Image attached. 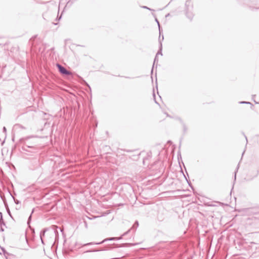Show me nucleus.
<instances>
[{
	"label": "nucleus",
	"mask_w": 259,
	"mask_h": 259,
	"mask_svg": "<svg viewBox=\"0 0 259 259\" xmlns=\"http://www.w3.org/2000/svg\"><path fill=\"white\" fill-rule=\"evenodd\" d=\"M129 231H130V230H128V231H127V232H126L125 233H124L122 235V236H124V235H125L126 234H127L128 233V232H129Z\"/></svg>",
	"instance_id": "0eeeda50"
},
{
	"label": "nucleus",
	"mask_w": 259,
	"mask_h": 259,
	"mask_svg": "<svg viewBox=\"0 0 259 259\" xmlns=\"http://www.w3.org/2000/svg\"><path fill=\"white\" fill-rule=\"evenodd\" d=\"M4 131H6V127H4Z\"/></svg>",
	"instance_id": "4468645a"
},
{
	"label": "nucleus",
	"mask_w": 259,
	"mask_h": 259,
	"mask_svg": "<svg viewBox=\"0 0 259 259\" xmlns=\"http://www.w3.org/2000/svg\"><path fill=\"white\" fill-rule=\"evenodd\" d=\"M156 22H157V24H158V25L159 29V33H160V25H159V22L158 21V20H157V19H156Z\"/></svg>",
	"instance_id": "39448f33"
},
{
	"label": "nucleus",
	"mask_w": 259,
	"mask_h": 259,
	"mask_svg": "<svg viewBox=\"0 0 259 259\" xmlns=\"http://www.w3.org/2000/svg\"><path fill=\"white\" fill-rule=\"evenodd\" d=\"M161 49H162V44H161V42H160V50L157 52V54H156V57H155V59H154V63H153V66L155 65V63H156V62H157V61H158V60H157V56H158V55H159V54H160V55H162V53H161Z\"/></svg>",
	"instance_id": "f03ea898"
},
{
	"label": "nucleus",
	"mask_w": 259,
	"mask_h": 259,
	"mask_svg": "<svg viewBox=\"0 0 259 259\" xmlns=\"http://www.w3.org/2000/svg\"><path fill=\"white\" fill-rule=\"evenodd\" d=\"M240 103H241V104H250L249 102H245V101L241 102Z\"/></svg>",
	"instance_id": "423d86ee"
},
{
	"label": "nucleus",
	"mask_w": 259,
	"mask_h": 259,
	"mask_svg": "<svg viewBox=\"0 0 259 259\" xmlns=\"http://www.w3.org/2000/svg\"><path fill=\"white\" fill-rule=\"evenodd\" d=\"M139 226V223L138 221H136L135 224L133 226V228H137Z\"/></svg>",
	"instance_id": "20e7f679"
},
{
	"label": "nucleus",
	"mask_w": 259,
	"mask_h": 259,
	"mask_svg": "<svg viewBox=\"0 0 259 259\" xmlns=\"http://www.w3.org/2000/svg\"><path fill=\"white\" fill-rule=\"evenodd\" d=\"M115 239H116V238H109V239H105V240H103L102 242H101V243H102V242H104V241H105L106 240H115ZM97 244H100V243H97Z\"/></svg>",
	"instance_id": "7ed1b4c3"
},
{
	"label": "nucleus",
	"mask_w": 259,
	"mask_h": 259,
	"mask_svg": "<svg viewBox=\"0 0 259 259\" xmlns=\"http://www.w3.org/2000/svg\"><path fill=\"white\" fill-rule=\"evenodd\" d=\"M92 244V243H87V244H86L85 245H90V244Z\"/></svg>",
	"instance_id": "f8f14e48"
},
{
	"label": "nucleus",
	"mask_w": 259,
	"mask_h": 259,
	"mask_svg": "<svg viewBox=\"0 0 259 259\" xmlns=\"http://www.w3.org/2000/svg\"><path fill=\"white\" fill-rule=\"evenodd\" d=\"M245 139H246V143L247 142V137L245 136Z\"/></svg>",
	"instance_id": "ddd939ff"
},
{
	"label": "nucleus",
	"mask_w": 259,
	"mask_h": 259,
	"mask_svg": "<svg viewBox=\"0 0 259 259\" xmlns=\"http://www.w3.org/2000/svg\"><path fill=\"white\" fill-rule=\"evenodd\" d=\"M164 39V37H163V36H162V39L163 40Z\"/></svg>",
	"instance_id": "2eb2a0df"
},
{
	"label": "nucleus",
	"mask_w": 259,
	"mask_h": 259,
	"mask_svg": "<svg viewBox=\"0 0 259 259\" xmlns=\"http://www.w3.org/2000/svg\"><path fill=\"white\" fill-rule=\"evenodd\" d=\"M40 237H41V240L42 242L43 243V241H42V237H41V234H40Z\"/></svg>",
	"instance_id": "9b49d317"
},
{
	"label": "nucleus",
	"mask_w": 259,
	"mask_h": 259,
	"mask_svg": "<svg viewBox=\"0 0 259 259\" xmlns=\"http://www.w3.org/2000/svg\"><path fill=\"white\" fill-rule=\"evenodd\" d=\"M0 218L1 220H2V213L1 212H0Z\"/></svg>",
	"instance_id": "1a4fd4ad"
},
{
	"label": "nucleus",
	"mask_w": 259,
	"mask_h": 259,
	"mask_svg": "<svg viewBox=\"0 0 259 259\" xmlns=\"http://www.w3.org/2000/svg\"><path fill=\"white\" fill-rule=\"evenodd\" d=\"M236 174L235 175V179H236Z\"/></svg>",
	"instance_id": "dca6fc26"
},
{
	"label": "nucleus",
	"mask_w": 259,
	"mask_h": 259,
	"mask_svg": "<svg viewBox=\"0 0 259 259\" xmlns=\"http://www.w3.org/2000/svg\"><path fill=\"white\" fill-rule=\"evenodd\" d=\"M57 67H58L59 71L64 74L66 75H69L70 74V73L67 71L64 67H63L62 65L58 64Z\"/></svg>",
	"instance_id": "f257e3e1"
},
{
	"label": "nucleus",
	"mask_w": 259,
	"mask_h": 259,
	"mask_svg": "<svg viewBox=\"0 0 259 259\" xmlns=\"http://www.w3.org/2000/svg\"><path fill=\"white\" fill-rule=\"evenodd\" d=\"M31 215H30V216H29V217L28 221V224H29V221H30V219H31Z\"/></svg>",
	"instance_id": "6e6552de"
},
{
	"label": "nucleus",
	"mask_w": 259,
	"mask_h": 259,
	"mask_svg": "<svg viewBox=\"0 0 259 259\" xmlns=\"http://www.w3.org/2000/svg\"><path fill=\"white\" fill-rule=\"evenodd\" d=\"M143 8L144 9H150L149 8H148V7H147L146 6H144L143 7Z\"/></svg>",
	"instance_id": "9d476101"
}]
</instances>
